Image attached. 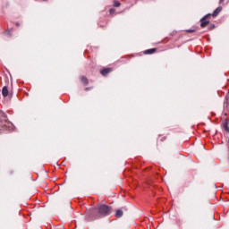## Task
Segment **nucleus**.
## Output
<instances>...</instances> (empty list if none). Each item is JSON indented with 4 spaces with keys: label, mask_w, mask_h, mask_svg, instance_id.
Returning a JSON list of instances; mask_svg holds the SVG:
<instances>
[{
    "label": "nucleus",
    "mask_w": 229,
    "mask_h": 229,
    "mask_svg": "<svg viewBox=\"0 0 229 229\" xmlns=\"http://www.w3.org/2000/svg\"><path fill=\"white\" fill-rule=\"evenodd\" d=\"M110 214H112V208L102 204L92 210L89 216H91L92 219H99V217H106V216H110Z\"/></svg>",
    "instance_id": "1"
},
{
    "label": "nucleus",
    "mask_w": 229,
    "mask_h": 229,
    "mask_svg": "<svg viewBox=\"0 0 229 229\" xmlns=\"http://www.w3.org/2000/svg\"><path fill=\"white\" fill-rule=\"evenodd\" d=\"M0 130L12 131L13 130V123L8 121V117L4 112L0 111Z\"/></svg>",
    "instance_id": "2"
},
{
    "label": "nucleus",
    "mask_w": 229,
    "mask_h": 229,
    "mask_svg": "<svg viewBox=\"0 0 229 229\" xmlns=\"http://www.w3.org/2000/svg\"><path fill=\"white\" fill-rule=\"evenodd\" d=\"M208 17H212V14L208 13L200 20L201 28H206L210 21L207 20Z\"/></svg>",
    "instance_id": "3"
},
{
    "label": "nucleus",
    "mask_w": 229,
    "mask_h": 229,
    "mask_svg": "<svg viewBox=\"0 0 229 229\" xmlns=\"http://www.w3.org/2000/svg\"><path fill=\"white\" fill-rule=\"evenodd\" d=\"M223 10V7L219 6L217 7L213 13L211 14L212 17H217V15H219V13H221V11Z\"/></svg>",
    "instance_id": "4"
},
{
    "label": "nucleus",
    "mask_w": 229,
    "mask_h": 229,
    "mask_svg": "<svg viewBox=\"0 0 229 229\" xmlns=\"http://www.w3.org/2000/svg\"><path fill=\"white\" fill-rule=\"evenodd\" d=\"M100 72H101L102 76H106V74H108L109 72H112V69L106 68V69L102 70Z\"/></svg>",
    "instance_id": "5"
},
{
    "label": "nucleus",
    "mask_w": 229,
    "mask_h": 229,
    "mask_svg": "<svg viewBox=\"0 0 229 229\" xmlns=\"http://www.w3.org/2000/svg\"><path fill=\"white\" fill-rule=\"evenodd\" d=\"M2 95L4 98H6L8 96V87L4 86L2 89Z\"/></svg>",
    "instance_id": "6"
},
{
    "label": "nucleus",
    "mask_w": 229,
    "mask_h": 229,
    "mask_svg": "<svg viewBox=\"0 0 229 229\" xmlns=\"http://www.w3.org/2000/svg\"><path fill=\"white\" fill-rule=\"evenodd\" d=\"M157 51V48H151L144 51L145 55H153Z\"/></svg>",
    "instance_id": "7"
},
{
    "label": "nucleus",
    "mask_w": 229,
    "mask_h": 229,
    "mask_svg": "<svg viewBox=\"0 0 229 229\" xmlns=\"http://www.w3.org/2000/svg\"><path fill=\"white\" fill-rule=\"evenodd\" d=\"M115 217H123V209H116Z\"/></svg>",
    "instance_id": "8"
},
{
    "label": "nucleus",
    "mask_w": 229,
    "mask_h": 229,
    "mask_svg": "<svg viewBox=\"0 0 229 229\" xmlns=\"http://www.w3.org/2000/svg\"><path fill=\"white\" fill-rule=\"evenodd\" d=\"M81 81L83 85H89V80L86 77H81Z\"/></svg>",
    "instance_id": "9"
},
{
    "label": "nucleus",
    "mask_w": 229,
    "mask_h": 229,
    "mask_svg": "<svg viewBox=\"0 0 229 229\" xmlns=\"http://www.w3.org/2000/svg\"><path fill=\"white\" fill-rule=\"evenodd\" d=\"M114 6L115 8H119V6H121V3H120L119 1L114 0Z\"/></svg>",
    "instance_id": "10"
},
{
    "label": "nucleus",
    "mask_w": 229,
    "mask_h": 229,
    "mask_svg": "<svg viewBox=\"0 0 229 229\" xmlns=\"http://www.w3.org/2000/svg\"><path fill=\"white\" fill-rule=\"evenodd\" d=\"M224 128H225V131H229V127H228V123H225L224 124Z\"/></svg>",
    "instance_id": "11"
},
{
    "label": "nucleus",
    "mask_w": 229,
    "mask_h": 229,
    "mask_svg": "<svg viewBox=\"0 0 229 229\" xmlns=\"http://www.w3.org/2000/svg\"><path fill=\"white\" fill-rule=\"evenodd\" d=\"M215 28H216V25L211 24V25L209 26L208 30H214Z\"/></svg>",
    "instance_id": "12"
},
{
    "label": "nucleus",
    "mask_w": 229,
    "mask_h": 229,
    "mask_svg": "<svg viewBox=\"0 0 229 229\" xmlns=\"http://www.w3.org/2000/svg\"><path fill=\"white\" fill-rule=\"evenodd\" d=\"M114 12H115V9H114V8L109 10V13H110L111 15H112V13H114Z\"/></svg>",
    "instance_id": "13"
},
{
    "label": "nucleus",
    "mask_w": 229,
    "mask_h": 229,
    "mask_svg": "<svg viewBox=\"0 0 229 229\" xmlns=\"http://www.w3.org/2000/svg\"><path fill=\"white\" fill-rule=\"evenodd\" d=\"M187 31V33H194V30H186Z\"/></svg>",
    "instance_id": "14"
},
{
    "label": "nucleus",
    "mask_w": 229,
    "mask_h": 229,
    "mask_svg": "<svg viewBox=\"0 0 229 229\" xmlns=\"http://www.w3.org/2000/svg\"><path fill=\"white\" fill-rule=\"evenodd\" d=\"M224 2H225V0H220V1H219L220 4H221V3H224Z\"/></svg>",
    "instance_id": "15"
},
{
    "label": "nucleus",
    "mask_w": 229,
    "mask_h": 229,
    "mask_svg": "<svg viewBox=\"0 0 229 229\" xmlns=\"http://www.w3.org/2000/svg\"><path fill=\"white\" fill-rule=\"evenodd\" d=\"M89 88H86L85 90H89Z\"/></svg>",
    "instance_id": "16"
}]
</instances>
